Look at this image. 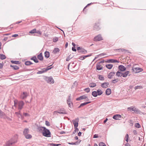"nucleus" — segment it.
Returning a JSON list of instances; mask_svg holds the SVG:
<instances>
[{
	"label": "nucleus",
	"instance_id": "nucleus-1",
	"mask_svg": "<svg viewBox=\"0 0 146 146\" xmlns=\"http://www.w3.org/2000/svg\"><path fill=\"white\" fill-rule=\"evenodd\" d=\"M42 133L43 136L46 137H51V133L49 129L46 128L43 129Z\"/></svg>",
	"mask_w": 146,
	"mask_h": 146
},
{
	"label": "nucleus",
	"instance_id": "nucleus-2",
	"mask_svg": "<svg viewBox=\"0 0 146 146\" xmlns=\"http://www.w3.org/2000/svg\"><path fill=\"white\" fill-rule=\"evenodd\" d=\"M44 79L47 83L53 84L54 83V81L51 76L49 77L44 76Z\"/></svg>",
	"mask_w": 146,
	"mask_h": 146
},
{
	"label": "nucleus",
	"instance_id": "nucleus-3",
	"mask_svg": "<svg viewBox=\"0 0 146 146\" xmlns=\"http://www.w3.org/2000/svg\"><path fill=\"white\" fill-rule=\"evenodd\" d=\"M132 72L134 73H137L143 71V70L141 68L132 67Z\"/></svg>",
	"mask_w": 146,
	"mask_h": 146
},
{
	"label": "nucleus",
	"instance_id": "nucleus-4",
	"mask_svg": "<svg viewBox=\"0 0 146 146\" xmlns=\"http://www.w3.org/2000/svg\"><path fill=\"white\" fill-rule=\"evenodd\" d=\"M98 3H91L88 4L83 9H85L88 7H93L94 8H97Z\"/></svg>",
	"mask_w": 146,
	"mask_h": 146
},
{
	"label": "nucleus",
	"instance_id": "nucleus-5",
	"mask_svg": "<svg viewBox=\"0 0 146 146\" xmlns=\"http://www.w3.org/2000/svg\"><path fill=\"white\" fill-rule=\"evenodd\" d=\"M57 113L60 114H66L67 113L64 108H60L58 110L55 111L53 112V113L54 114H57Z\"/></svg>",
	"mask_w": 146,
	"mask_h": 146
},
{
	"label": "nucleus",
	"instance_id": "nucleus-6",
	"mask_svg": "<svg viewBox=\"0 0 146 146\" xmlns=\"http://www.w3.org/2000/svg\"><path fill=\"white\" fill-rule=\"evenodd\" d=\"M24 103L23 101H20L18 102V107L17 109L18 110H21L23 108Z\"/></svg>",
	"mask_w": 146,
	"mask_h": 146
},
{
	"label": "nucleus",
	"instance_id": "nucleus-7",
	"mask_svg": "<svg viewBox=\"0 0 146 146\" xmlns=\"http://www.w3.org/2000/svg\"><path fill=\"white\" fill-rule=\"evenodd\" d=\"M79 119L78 118H76L72 120V123L74 125V128H77L78 125V122Z\"/></svg>",
	"mask_w": 146,
	"mask_h": 146
},
{
	"label": "nucleus",
	"instance_id": "nucleus-8",
	"mask_svg": "<svg viewBox=\"0 0 146 146\" xmlns=\"http://www.w3.org/2000/svg\"><path fill=\"white\" fill-rule=\"evenodd\" d=\"M103 38L101 35L100 34L95 36L94 39V40L95 41H98L103 40Z\"/></svg>",
	"mask_w": 146,
	"mask_h": 146
},
{
	"label": "nucleus",
	"instance_id": "nucleus-9",
	"mask_svg": "<svg viewBox=\"0 0 146 146\" xmlns=\"http://www.w3.org/2000/svg\"><path fill=\"white\" fill-rule=\"evenodd\" d=\"M100 24L99 23H95L94 26V30H96V31L99 30L100 29Z\"/></svg>",
	"mask_w": 146,
	"mask_h": 146
},
{
	"label": "nucleus",
	"instance_id": "nucleus-10",
	"mask_svg": "<svg viewBox=\"0 0 146 146\" xmlns=\"http://www.w3.org/2000/svg\"><path fill=\"white\" fill-rule=\"evenodd\" d=\"M87 98V96L86 94H85L76 98V100L77 101H80L81 100L86 99Z\"/></svg>",
	"mask_w": 146,
	"mask_h": 146
},
{
	"label": "nucleus",
	"instance_id": "nucleus-11",
	"mask_svg": "<svg viewBox=\"0 0 146 146\" xmlns=\"http://www.w3.org/2000/svg\"><path fill=\"white\" fill-rule=\"evenodd\" d=\"M119 70L121 72H123L126 70V68L122 65H120L118 66Z\"/></svg>",
	"mask_w": 146,
	"mask_h": 146
},
{
	"label": "nucleus",
	"instance_id": "nucleus-12",
	"mask_svg": "<svg viewBox=\"0 0 146 146\" xmlns=\"http://www.w3.org/2000/svg\"><path fill=\"white\" fill-rule=\"evenodd\" d=\"M106 62L107 63H115L117 62L119 63V61L115 59H110L106 60Z\"/></svg>",
	"mask_w": 146,
	"mask_h": 146
},
{
	"label": "nucleus",
	"instance_id": "nucleus-13",
	"mask_svg": "<svg viewBox=\"0 0 146 146\" xmlns=\"http://www.w3.org/2000/svg\"><path fill=\"white\" fill-rule=\"evenodd\" d=\"M28 95V94L27 92H23L21 95V98L23 100L24 99L27 98Z\"/></svg>",
	"mask_w": 146,
	"mask_h": 146
},
{
	"label": "nucleus",
	"instance_id": "nucleus-14",
	"mask_svg": "<svg viewBox=\"0 0 146 146\" xmlns=\"http://www.w3.org/2000/svg\"><path fill=\"white\" fill-rule=\"evenodd\" d=\"M109 85V83L108 82H105L102 83L101 84V87L103 88H107Z\"/></svg>",
	"mask_w": 146,
	"mask_h": 146
},
{
	"label": "nucleus",
	"instance_id": "nucleus-15",
	"mask_svg": "<svg viewBox=\"0 0 146 146\" xmlns=\"http://www.w3.org/2000/svg\"><path fill=\"white\" fill-rule=\"evenodd\" d=\"M121 116L119 114H116L113 116V118L115 120H119V118H121Z\"/></svg>",
	"mask_w": 146,
	"mask_h": 146
},
{
	"label": "nucleus",
	"instance_id": "nucleus-16",
	"mask_svg": "<svg viewBox=\"0 0 146 146\" xmlns=\"http://www.w3.org/2000/svg\"><path fill=\"white\" fill-rule=\"evenodd\" d=\"M115 74V72H110L108 75V78L110 79H111L114 76Z\"/></svg>",
	"mask_w": 146,
	"mask_h": 146
},
{
	"label": "nucleus",
	"instance_id": "nucleus-17",
	"mask_svg": "<svg viewBox=\"0 0 146 146\" xmlns=\"http://www.w3.org/2000/svg\"><path fill=\"white\" fill-rule=\"evenodd\" d=\"M37 58L40 61H42L43 59V57L42 56V52L40 53L37 56Z\"/></svg>",
	"mask_w": 146,
	"mask_h": 146
},
{
	"label": "nucleus",
	"instance_id": "nucleus-18",
	"mask_svg": "<svg viewBox=\"0 0 146 146\" xmlns=\"http://www.w3.org/2000/svg\"><path fill=\"white\" fill-rule=\"evenodd\" d=\"M103 69L102 66H101V65L97 63L96 65V69L97 70H102Z\"/></svg>",
	"mask_w": 146,
	"mask_h": 146
},
{
	"label": "nucleus",
	"instance_id": "nucleus-19",
	"mask_svg": "<svg viewBox=\"0 0 146 146\" xmlns=\"http://www.w3.org/2000/svg\"><path fill=\"white\" fill-rule=\"evenodd\" d=\"M92 54H90L89 55L81 56L80 57V59L81 60H83L87 57H90L92 55Z\"/></svg>",
	"mask_w": 146,
	"mask_h": 146
},
{
	"label": "nucleus",
	"instance_id": "nucleus-20",
	"mask_svg": "<svg viewBox=\"0 0 146 146\" xmlns=\"http://www.w3.org/2000/svg\"><path fill=\"white\" fill-rule=\"evenodd\" d=\"M111 93V89L110 88H107L106 91V94L107 96L110 95Z\"/></svg>",
	"mask_w": 146,
	"mask_h": 146
},
{
	"label": "nucleus",
	"instance_id": "nucleus-21",
	"mask_svg": "<svg viewBox=\"0 0 146 146\" xmlns=\"http://www.w3.org/2000/svg\"><path fill=\"white\" fill-rule=\"evenodd\" d=\"M46 127L42 126H38L37 128V130L39 132H42L43 131V129H44Z\"/></svg>",
	"mask_w": 146,
	"mask_h": 146
},
{
	"label": "nucleus",
	"instance_id": "nucleus-22",
	"mask_svg": "<svg viewBox=\"0 0 146 146\" xmlns=\"http://www.w3.org/2000/svg\"><path fill=\"white\" fill-rule=\"evenodd\" d=\"M31 59L32 60H33L35 63H37L39 62L38 60L37 59L36 56H34L32 57Z\"/></svg>",
	"mask_w": 146,
	"mask_h": 146
},
{
	"label": "nucleus",
	"instance_id": "nucleus-23",
	"mask_svg": "<svg viewBox=\"0 0 146 146\" xmlns=\"http://www.w3.org/2000/svg\"><path fill=\"white\" fill-rule=\"evenodd\" d=\"M44 56L46 58H48L50 56L49 52L47 51H45L44 53Z\"/></svg>",
	"mask_w": 146,
	"mask_h": 146
},
{
	"label": "nucleus",
	"instance_id": "nucleus-24",
	"mask_svg": "<svg viewBox=\"0 0 146 146\" xmlns=\"http://www.w3.org/2000/svg\"><path fill=\"white\" fill-rule=\"evenodd\" d=\"M60 51L59 49L58 48H54L52 51V53L54 54H56Z\"/></svg>",
	"mask_w": 146,
	"mask_h": 146
},
{
	"label": "nucleus",
	"instance_id": "nucleus-25",
	"mask_svg": "<svg viewBox=\"0 0 146 146\" xmlns=\"http://www.w3.org/2000/svg\"><path fill=\"white\" fill-rule=\"evenodd\" d=\"M129 73V71H127L125 72H123L122 76L124 78H126Z\"/></svg>",
	"mask_w": 146,
	"mask_h": 146
},
{
	"label": "nucleus",
	"instance_id": "nucleus-26",
	"mask_svg": "<svg viewBox=\"0 0 146 146\" xmlns=\"http://www.w3.org/2000/svg\"><path fill=\"white\" fill-rule=\"evenodd\" d=\"M78 52L82 53L83 54H85L87 52V51L85 49L82 48L80 50L78 51Z\"/></svg>",
	"mask_w": 146,
	"mask_h": 146
},
{
	"label": "nucleus",
	"instance_id": "nucleus-27",
	"mask_svg": "<svg viewBox=\"0 0 146 146\" xmlns=\"http://www.w3.org/2000/svg\"><path fill=\"white\" fill-rule=\"evenodd\" d=\"M29 132V130L28 128L25 129L23 132V134L24 136L26 135Z\"/></svg>",
	"mask_w": 146,
	"mask_h": 146
},
{
	"label": "nucleus",
	"instance_id": "nucleus-28",
	"mask_svg": "<svg viewBox=\"0 0 146 146\" xmlns=\"http://www.w3.org/2000/svg\"><path fill=\"white\" fill-rule=\"evenodd\" d=\"M106 66L107 68L110 70L112 68L113 66V65L111 64H106Z\"/></svg>",
	"mask_w": 146,
	"mask_h": 146
},
{
	"label": "nucleus",
	"instance_id": "nucleus-29",
	"mask_svg": "<svg viewBox=\"0 0 146 146\" xmlns=\"http://www.w3.org/2000/svg\"><path fill=\"white\" fill-rule=\"evenodd\" d=\"M123 72H119V71H118L116 73V75L118 77H121L123 76Z\"/></svg>",
	"mask_w": 146,
	"mask_h": 146
},
{
	"label": "nucleus",
	"instance_id": "nucleus-30",
	"mask_svg": "<svg viewBox=\"0 0 146 146\" xmlns=\"http://www.w3.org/2000/svg\"><path fill=\"white\" fill-rule=\"evenodd\" d=\"M11 62L12 64H19L21 63L19 61L11 60Z\"/></svg>",
	"mask_w": 146,
	"mask_h": 146
},
{
	"label": "nucleus",
	"instance_id": "nucleus-31",
	"mask_svg": "<svg viewBox=\"0 0 146 146\" xmlns=\"http://www.w3.org/2000/svg\"><path fill=\"white\" fill-rule=\"evenodd\" d=\"M14 143V142H12L11 140H10L7 142L6 144V146H10Z\"/></svg>",
	"mask_w": 146,
	"mask_h": 146
},
{
	"label": "nucleus",
	"instance_id": "nucleus-32",
	"mask_svg": "<svg viewBox=\"0 0 146 146\" xmlns=\"http://www.w3.org/2000/svg\"><path fill=\"white\" fill-rule=\"evenodd\" d=\"M5 115V113L0 109V118H3V116Z\"/></svg>",
	"mask_w": 146,
	"mask_h": 146
},
{
	"label": "nucleus",
	"instance_id": "nucleus-33",
	"mask_svg": "<svg viewBox=\"0 0 146 146\" xmlns=\"http://www.w3.org/2000/svg\"><path fill=\"white\" fill-rule=\"evenodd\" d=\"M10 67L13 68L15 70H18L19 68V67L17 65H11Z\"/></svg>",
	"mask_w": 146,
	"mask_h": 146
},
{
	"label": "nucleus",
	"instance_id": "nucleus-34",
	"mask_svg": "<svg viewBox=\"0 0 146 146\" xmlns=\"http://www.w3.org/2000/svg\"><path fill=\"white\" fill-rule=\"evenodd\" d=\"M97 95L98 96H100L102 95L103 93V92L102 91V90L100 89H98L97 91Z\"/></svg>",
	"mask_w": 146,
	"mask_h": 146
},
{
	"label": "nucleus",
	"instance_id": "nucleus-35",
	"mask_svg": "<svg viewBox=\"0 0 146 146\" xmlns=\"http://www.w3.org/2000/svg\"><path fill=\"white\" fill-rule=\"evenodd\" d=\"M89 86L91 88H93L96 86V83L94 82L91 83L89 84Z\"/></svg>",
	"mask_w": 146,
	"mask_h": 146
},
{
	"label": "nucleus",
	"instance_id": "nucleus-36",
	"mask_svg": "<svg viewBox=\"0 0 146 146\" xmlns=\"http://www.w3.org/2000/svg\"><path fill=\"white\" fill-rule=\"evenodd\" d=\"M42 69V70L38 71L37 72V74H42V73L46 72L45 70V68H44Z\"/></svg>",
	"mask_w": 146,
	"mask_h": 146
},
{
	"label": "nucleus",
	"instance_id": "nucleus-37",
	"mask_svg": "<svg viewBox=\"0 0 146 146\" xmlns=\"http://www.w3.org/2000/svg\"><path fill=\"white\" fill-rule=\"evenodd\" d=\"M92 94L94 97H96L98 96L97 91H93L92 92Z\"/></svg>",
	"mask_w": 146,
	"mask_h": 146
},
{
	"label": "nucleus",
	"instance_id": "nucleus-38",
	"mask_svg": "<svg viewBox=\"0 0 146 146\" xmlns=\"http://www.w3.org/2000/svg\"><path fill=\"white\" fill-rule=\"evenodd\" d=\"M25 64L27 66H29L33 64L30 61H27L25 62Z\"/></svg>",
	"mask_w": 146,
	"mask_h": 146
},
{
	"label": "nucleus",
	"instance_id": "nucleus-39",
	"mask_svg": "<svg viewBox=\"0 0 146 146\" xmlns=\"http://www.w3.org/2000/svg\"><path fill=\"white\" fill-rule=\"evenodd\" d=\"M52 65V64L48 66V67H47L46 68H45V70L46 72V71H47L51 69L53 67V66H51Z\"/></svg>",
	"mask_w": 146,
	"mask_h": 146
},
{
	"label": "nucleus",
	"instance_id": "nucleus-40",
	"mask_svg": "<svg viewBox=\"0 0 146 146\" xmlns=\"http://www.w3.org/2000/svg\"><path fill=\"white\" fill-rule=\"evenodd\" d=\"M98 79L100 80H104V78L103 76L98 75Z\"/></svg>",
	"mask_w": 146,
	"mask_h": 146
},
{
	"label": "nucleus",
	"instance_id": "nucleus-41",
	"mask_svg": "<svg viewBox=\"0 0 146 146\" xmlns=\"http://www.w3.org/2000/svg\"><path fill=\"white\" fill-rule=\"evenodd\" d=\"M25 137L27 139H29L32 138V136L31 135L27 134L25 136Z\"/></svg>",
	"mask_w": 146,
	"mask_h": 146
},
{
	"label": "nucleus",
	"instance_id": "nucleus-42",
	"mask_svg": "<svg viewBox=\"0 0 146 146\" xmlns=\"http://www.w3.org/2000/svg\"><path fill=\"white\" fill-rule=\"evenodd\" d=\"M6 58V56L3 54H0V58L1 60H3Z\"/></svg>",
	"mask_w": 146,
	"mask_h": 146
},
{
	"label": "nucleus",
	"instance_id": "nucleus-43",
	"mask_svg": "<svg viewBox=\"0 0 146 146\" xmlns=\"http://www.w3.org/2000/svg\"><path fill=\"white\" fill-rule=\"evenodd\" d=\"M69 107L71 108H72L73 107V104L72 102H70L67 103Z\"/></svg>",
	"mask_w": 146,
	"mask_h": 146
},
{
	"label": "nucleus",
	"instance_id": "nucleus-44",
	"mask_svg": "<svg viewBox=\"0 0 146 146\" xmlns=\"http://www.w3.org/2000/svg\"><path fill=\"white\" fill-rule=\"evenodd\" d=\"M117 50L119 51V52H127L128 50H126L125 49H121L120 48L118 49Z\"/></svg>",
	"mask_w": 146,
	"mask_h": 146
},
{
	"label": "nucleus",
	"instance_id": "nucleus-45",
	"mask_svg": "<svg viewBox=\"0 0 146 146\" xmlns=\"http://www.w3.org/2000/svg\"><path fill=\"white\" fill-rule=\"evenodd\" d=\"M134 88H135V90H136L138 89H143V86H135Z\"/></svg>",
	"mask_w": 146,
	"mask_h": 146
},
{
	"label": "nucleus",
	"instance_id": "nucleus-46",
	"mask_svg": "<svg viewBox=\"0 0 146 146\" xmlns=\"http://www.w3.org/2000/svg\"><path fill=\"white\" fill-rule=\"evenodd\" d=\"M69 64H70V66L72 67V68H74L76 66V64H74V62H71Z\"/></svg>",
	"mask_w": 146,
	"mask_h": 146
},
{
	"label": "nucleus",
	"instance_id": "nucleus-47",
	"mask_svg": "<svg viewBox=\"0 0 146 146\" xmlns=\"http://www.w3.org/2000/svg\"><path fill=\"white\" fill-rule=\"evenodd\" d=\"M91 102H84L83 103H82L81 104V106H83L87 104L90 103Z\"/></svg>",
	"mask_w": 146,
	"mask_h": 146
},
{
	"label": "nucleus",
	"instance_id": "nucleus-48",
	"mask_svg": "<svg viewBox=\"0 0 146 146\" xmlns=\"http://www.w3.org/2000/svg\"><path fill=\"white\" fill-rule=\"evenodd\" d=\"M134 110V108H133L132 107H130L127 108V110L130 111H133Z\"/></svg>",
	"mask_w": 146,
	"mask_h": 146
},
{
	"label": "nucleus",
	"instance_id": "nucleus-49",
	"mask_svg": "<svg viewBox=\"0 0 146 146\" xmlns=\"http://www.w3.org/2000/svg\"><path fill=\"white\" fill-rule=\"evenodd\" d=\"M19 111L18 112H15V114L17 115H20L21 116H22V114L21 113V110H19Z\"/></svg>",
	"mask_w": 146,
	"mask_h": 146
},
{
	"label": "nucleus",
	"instance_id": "nucleus-50",
	"mask_svg": "<svg viewBox=\"0 0 146 146\" xmlns=\"http://www.w3.org/2000/svg\"><path fill=\"white\" fill-rule=\"evenodd\" d=\"M133 111L135 113H139L140 112H141L140 111H139L138 109H136V108H135L134 110Z\"/></svg>",
	"mask_w": 146,
	"mask_h": 146
},
{
	"label": "nucleus",
	"instance_id": "nucleus-51",
	"mask_svg": "<svg viewBox=\"0 0 146 146\" xmlns=\"http://www.w3.org/2000/svg\"><path fill=\"white\" fill-rule=\"evenodd\" d=\"M49 144L50 146H59L61 145L60 144H55L53 143H50Z\"/></svg>",
	"mask_w": 146,
	"mask_h": 146
},
{
	"label": "nucleus",
	"instance_id": "nucleus-52",
	"mask_svg": "<svg viewBox=\"0 0 146 146\" xmlns=\"http://www.w3.org/2000/svg\"><path fill=\"white\" fill-rule=\"evenodd\" d=\"M71 96H68V97L67 100V102H72L71 101Z\"/></svg>",
	"mask_w": 146,
	"mask_h": 146
},
{
	"label": "nucleus",
	"instance_id": "nucleus-53",
	"mask_svg": "<svg viewBox=\"0 0 146 146\" xmlns=\"http://www.w3.org/2000/svg\"><path fill=\"white\" fill-rule=\"evenodd\" d=\"M36 32V29H34L32 30L31 31H29V33H30L33 34L35 33Z\"/></svg>",
	"mask_w": 146,
	"mask_h": 146
},
{
	"label": "nucleus",
	"instance_id": "nucleus-54",
	"mask_svg": "<svg viewBox=\"0 0 146 146\" xmlns=\"http://www.w3.org/2000/svg\"><path fill=\"white\" fill-rule=\"evenodd\" d=\"M81 141L80 139L78 140L75 142V145H78L80 144Z\"/></svg>",
	"mask_w": 146,
	"mask_h": 146
},
{
	"label": "nucleus",
	"instance_id": "nucleus-55",
	"mask_svg": "<svg viewBox=\"0 0 146 146\" xmlns=\"http://www.w3.org/2000/svg\"><path fill=\"white\" fill-rule=\"evenodd\" d=\"M90 89L89 88H87L84 89V91L85 92L87 93H88L89 92H90Z\"/></svg>",
	"mask_w": 146,
	"mask_h": 146
},
{
	"label": "nucleus",
	"instance_id": "nucleus-56",
	"mask_svg": "<svg viewBox=\"0 0 146 146\" xmlns=\"http://www.w3.org/2000/svg\"><path fill=\"white\" fill-rule=\"evenodd\" d=\"M125 139H126L125 140L127 141V142H128L129 141V135L128 134H126L125 136Z\"/></svg>",
	"mask_w": 146,
	"mask_h": 146
},
{
	"label": "nucleus",
	"instance_id": "nucleus-57",
	"mask_svg": "<svg viewBox=\"0 0 146 146\" xmlns=\"http://www.w3.org/2000/svg\"><path fill=\"white\" fill-rule=\"evenodd\" d=\"M135 126L136 127L139 128L141 127V125L139 123H136L135 124Z\"/></svg>",
	"mask_w": 146,
	"mask_h": 146
},
{
	"label": "nucleus",
	"instance_id": "nucleus-58",
	"mask_svg": "<svg viewBox=\"0 0 146 146\" xmlns=\"http://www.w3.org/2000/svg\"><path fill=\"white\" fill-rule=\"evenodd\" d=\"M99 145V146H106L104 143L102 142L100 143Z\"/></svg>",
	"mask_w": 146,
	"mask_h": 146
},
{
	"label": "nucleus",
	"instance_id": "nucleus-59",
	"mask_svg": "<svg viewBox=\"0 0 146 146\" xmlns=\"http://www.w3.org/2000/svg\"><path fill=\"white\" fill-rule=\"evenodd\" d=\"M18 101L17 100H15L14 101V106L15 107H17V105L18 104Z\"/></svg>",
	"mask_w": 146,
	"mask_h": 146
},
{
	"label": "nucleus",
	"instance_id": "nucleus-60",
	"mask_svg": "<svg viewBox=\"0 0 146 146\" xmlns=\"http://www.w3.org/2000/svg\"><path fill=\"white\" fill-rule=\"evenodd\" d=\"M118 81V79H116L113 80L112 81V82L113 84H115Z\"/></svg>",
	"mask_w": 146,
	"mask_h": 146
},
{
	"label": "nucleus",
	"instance_id": "nucleus-61",
	"mask_svg": "<svg viewBox=\"0 0 146 146\" xmlns=\"http://www.w3.org/2000/svg\"><path fill=\"white\" fill-rule=\"evenodd\" d=\"M58 37H56L53 39V41L54 42H55L58 41Z\"/></svg>",
	"mask_w": 146,
	"mask_h": 146
},
{
	"label": "nucleus",
	"instance_id": "nucleus-62",
	"mask_svg": "<svg viewBox=\"0 0 146 146\" xmlns=\"http://www.w3.org/2000/svg\"><path fill=\"white\" fill-rule=\"evenodd\" d=\"M45 125L48 126H49L50 125V123L48 121H45Z\"/></svg>",
	"mask_w": 146,
	"mask_h": 146
},
{
	"label": "nucleus",
	"instance_id": "nucleus-63",
	"mask_svg": "<svg viewBox=\"0 0 146 146\" xmlns=\"http://www.w3.org/2000/svg\"><path fill=\"white\" fill-rule=\"evenodd\" d=\"M106 55V54L104 53H102L99 54V55H98V56H104V55Z\"/></svg>",
	"mask_w": 146,
	"mask_h": 146
},
{
	"label": "nucleus",
	"instance_id": "nucleus-64",
	"mask_svg": "<svg viewBox=\"0 0 146 146\" xmlns=\"http://www.w3.org/2000/svg\"><path fill=\"white\" fill-rule=\"evenodd\" d=\"M129 122L130 124H131L132 125H133L134 123L133 121L131 119L129 120Z\"/></svg>",
	"mask_w": 146,
	"mask_h": 146
}]
</instances>
